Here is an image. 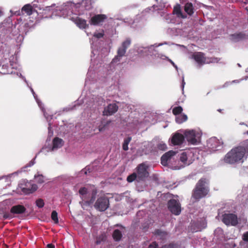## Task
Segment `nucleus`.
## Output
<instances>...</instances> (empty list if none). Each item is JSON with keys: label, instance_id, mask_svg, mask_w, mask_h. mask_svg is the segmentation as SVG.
<instances>
[{"label": "nucleus", "instance_id": "nucleus-1", "mask_svg": "<svg viewBox=\"0 0 248 248\" xmlns=\"http://www.w3.org/2000/svg\"><path fill=\"white\" fill-rule=\"evenodd\" d=\"M209 180L204 177L201 178L196 183L192 192V198L195 202H199L205 198L210 191Z\"/></svg>", "mask_w": 248, "mask_h": 248}, {"label": "nucleus", "instance_id": "nucleus-2", "mask_svg": "<svg viewBox=\"0 0 248 248\" xmlns=\"http://www.w3.org/2000/svg\"><path fill=\"white\" fill-rule=\"evenodd\" d=\"M192 58L200 65H203L206 63L217 62L219 61L217 58H206L205 57V54L202 52H194L192 55Z\"/></svg>", "mask_w": 248, "mask_h": 248}, {"label": "nucleus", "instance_id": "nucleus-3", "mask_svg": "<svg viewBox=\"0 0 248 248\" xmlns=\"http://www.w3.org/2000/svg\"><path fill=\"white\" fill-rule=\"evenodd\" d=\"M245 147L239 146L233 149V161L241 160L245 153L248 152V140L244 142Z\"/></svg>", "mask_w": 248, "mask_h": 248}, {"label": "nucleus", "instance_id": "nucleus-4", "mask_svg": "<svg viewBox=\"0 0 248 248\" xmlns=\"http://www.w3.org/2000/svg\"><path fill=\"white\" fill-rule=\"evenodd\" d=\"M148 166L145 163L140 164L136 168V173L138 176V182L144 181L149 176L147 170Z\"/></svg>", "mask_w": 248, "mask_h": 248}, {"label": "nucleus", "instance_id": "nucleus-5", "mask_svg": "<svg viewBox=\"0 0 248 248\" xmlns=\"http://www.w3.org/2000/svg\"><path fill=\"white\" fill-rule=\"evenodd\" d=\"M108 199L106 196H101L97 199L94 204L95 208L101 212L106 210L109 207Z\"/></svg>", "mask_w": 248, "mask_h": 248}, {"label": "nucleus", "instance_id": "nucleus-6", "mask_svg": "<svg viewBox=\"0 0 248 248\" xmlns=\"http://www.w3.org/2000/svg\"><path fill=\"white\" fill-rule=\"evenodd\" d=\"M168 207L169 211L175 215H179L181 212V205L178 201L171 199L168 202Z\"/></svg>", "mask_w": 248, "mask_h": 248}, {"label": "nucleus", "instance_id": "nucleus-7", "mask_svg": "<svg viewBox=\"0 0 248 248\" xmlns=\"http://www.w3.org/2000/svg\"><path fill=\"white\" fill-rule=\"evenodd\" d=\"M131 44V40L129 38H127L124 41L121 46L119 47L117 50V55L113 59V61L118 60H120V58L124 56L127 48L130 46Z\"/></svg>", "mask_w": 248, "mask_h": 248}, {"label": "nucleus", "instance_id": "nucleus-8", "mask_svg": "<svg viewBox=\"0 0 248 248\" xmlns=\"http://www.w3.org/2000/svg\"><path fill=\"white\" fill-rule=\"evenodd\" d=\"M207 147L213 151L218 150L221 148L222 142L216 137L209 139L207 143Z\"/></svg>", "mask_w": 248, "mask_h": 248}, {"label": "nucleus", "instance_id": "nucleus-9", "mask_svg": "<svg viewBox=\"0 0 248 248\" xmlns=\"http://www.w3.org/2000/svg\"><path fill=\"white\" fill-rule=\"evenodd\" d=\"M35 12H36V10L33 9L30 4H27L21 8L20 11H16L14 14L16 16H22L26 13L27 16H31Z\"/></svg>", "mask_w": 248, "mask_h": 248}, {"label": "nucleus", "instance_id": "nucleus-10", "mask_svg": "<svg viewBox=\"0 0 248 248\" xmlns=\"http://www.w3.org/2000/svg\"><path fill=\"white\" fill-rule=\"evenodd\" d=\"M107 18V16L105 15H96L91 18L89 22L91 25L96 26L104 22Z\"/></svg>", "mask_w": 248, "mask_h": 248}, {"label": "nucleus", "instance_id": "nucleus-11", "mask_svg": "<svg viewBox=\"0 0 248 248\" xmlns=\"http://www.w3.org/2000/svg\"><path fill=\"white\" fill-rule=\"evenodd\" d=\"M21 188L24 193L28 194L35 191L37 189L38 187L36 184H32L30 182H28L24 186L21 187Z\"/></svg>", "mask_w": 248, "mask_h": 248}, {"label": "nucleus", "instance_id": "nucleus-12", "mask_svg": "<svg viewBox=\"0 0 248 248\" xmlns=\"http://www.w3.org/2000/svg\"><path fill=\"white\" fill-rule=\"evenodd\" d=\"M185 137L187 141L192 144H197L198 140L196 138L195 131L193 130L186 131Z\"/></svg>", "mask_w": 248, "mask_h": 248}, {"label": "nucleus", "instance_id": "nucleus-13", "mask_svg": "<svg viewBox=\"0 0 248 248\" xmlns=\"http://www.w3.org/2000/svg\"><path fill=\"white\" fill-rule=\"evenodd\" d=\"M118 109V107L116 104H110L105 108L103 112L104 115L109 116L115 113Z\"/></svg>", "mask_w": 248, "mask_h": 248}, {"label": "nucleus", "instance_id": "nucleus-14", "mask_svg": "<svg viewBox=\"0 0 248 248\" xmlns=\"http://www.w3.org/2000/svg\"><path fill=\"white\" fill-rule=\"evenodd\" d=\"M176 154V152L170 150L164 154L161 158V163L163 166L168 165V160H170L172 156Z\"/></svg>", "mask_w": 248, "mask_h": 248}, {"label": "nucleus", "instance_id": "nucleus-15", "mask_svg": "<svg viewBox=\"0 0 248 248\" xmlns=\"http://www.w3.org/2000/svg\"><path fill=\"white\" fill-rule=\"evenodd\" d=\"M97 193L96 189H93L92 191V196L91 199L89 201H85V202H80V204L82 207L84 209L87 207L90 206L93 204L95 199V196Z\"/></svg>", "mask_w": 248, "mask_h": 248}, {"label": "nucleus", "instance_id": "nucleus-16", "mask_svg": "<svg viewBox=\"0 0 248 248\" xmlns=\"http://www.w3.org/2000/svg\"><path fill=\"white\" fill-rule=\"evenodd\" d=\"M184 140V136L180 133L175 134L171 138V143L173 145L181 144Z\"/></svg>", "mask_w": 248, "mask_h": 248}, {"label": "nucleus", "instance_id": "nucleus-17", "mask_svg": "<svg viewBox=\"0 0 248 248\" xmlns=\"http://www.w3.org/2000/svg\"><path fill=\"white\" fill-rule=\"evenodd\" d=\"M26 210V209L23 205L18 204L12 207L10 212L13 214H21L24 213Z\"/></svg>", "mask_w": 248, "mask_h": 248}, {"label": "nucleus", "instance_id": "nucleus-18", "mask_svg": "<svg viewBox=\"0 0 248 248\" xmlns=\"http://www.w3.org/2000/svg\"><path fill=\"white\" fill-rule=\"evenodd\" d=\"M222 221L226 225H232V214H224Z\"/></svg>", "mask_w": 248, "mask_h": 248}, {"label": "nucleus", "instance_id": "nucleus-19", "mask_svg": "<svg viewBox=\"0 0 248 248\" xmlns=\"http://www.w3.org/2000/svg\"><path fill=\"white\" fill-rule=\"evenodd\" d=\"M154 235L158 237L159 239L162 240H165L168 236V233L166 231H163L160 229H156L153 232Z\"/></svg>", "mask_w": 248, "mask_h": 248}, {"label": "nucleus", "instance_id": "nucleus-20", "mask_svg": "<svg viewBox=\"0 0 248 248\" xmlns=\"http://www.w3.org/2000/svg\"><path fill=\"white\" fill-rule=\"evenodd\" d=\"M75 23L80 29H84L88 27L86 20L79 17H77L75 20Z\"/></svg>", "mask_w": 248, "mask_h": 248}, {"label": "nucleus", "instance_id": "nucleus-21", "mask_svg": "<svg viewBox=\"0 0 248 248\" xmlns=\"http://www.w3.org/2000/svg\"><path fill=\"white\" fill-rule=\"evenodd\" d=\"M64 141L62 139L58 137L55 138L53 140V149H58L62 147Z\"/></svg>", "mask_w": 248, "mask_h": 248}, {"label": "nucleus", "instance_id": "nucleus-22", "mask_svg": "<svg viewBox=\"0 0 248 248\" xmlns=\"http://www.w3.org/2000/svg\"><path fill=\"white\" fill-rule=\"evenodd\" d=\"M173 12L174 14H176L178 17L186 18L187 17L186 15H184L182 13L180 4H177L174 6Z\"/></svg>", "mask_w": 248, "mask_h": 248}, {"label": "nucleus", "instance_id": "nucleus-23", "mask_svg": "<svg viewBox=\"0 0 248 248\" xmlns=\"http://www.w3.org/2000/svg\"><path fill=\"white\" fill-rule=\"evenodd\" d=\"M78 192L82 199V202H84L85 201H89L87 199L88 189L87 188L85 187H81L79 189Z\"/></svg>", "mask_w": 248, "mask_h": 248}, {"label": "nucleus", "instance_id": "nucleus-24", "mask_svg": "<svg viewBox=\"0 0 248 248\" xmlns=\"http://www.w3.org/2000/svg\"><path fill=\"white\" fill-rule=\"evenodd\" d=\"M184 10L188 15L191 16L194 13V8L192 4L190 2L186 3L184 6Z\"/></svg>", "mask_w": 248, "mask_h": 248}, {"label": "nucleus", "instance_id": "nucleus-25", "mask_svg": "<svg viewBox=\"0 0 248 248\" xmlns=\"http://www.w3.org/2000/svg\"><path fill=\"white\" fill-rule=\"evenodd\" d=\"M246 38V34L243 32H238L233 34V41L238 42L243 40Z\"/></svg>", "mask_w": 248, "mask_h": 248}, {"label": "nucleus", "instance_id": "nucleus-26", "mask_svg": "<svg viewBox=\"0 0 248 248\" xmlns=\"http://www.w3.org/2000/svg\"><path fill=\"white\" fill-rule=\"evenodd\" d=\"M224 161L225 163L232 164V149L229 151L225 156Z\"/></svg>", "mask_w": 248, "mask_h": 248}, {"label": "nucleus", "instance_id": "nucleus-27", "mask_svg": "<svg viewBox=\"0 0 248 248\" xmlns=\"http://www.w3.org/2000/svg\"><path fill=\"white\" fill-rule=\"evenodd\" d=\"M112 237L115 241H120L122 237L121 232L118 229L115 230L113 232Z\"/></svg>", "mask_w": 248, "mask_h": 248}, {"label": "nucleus", "instance_id": "nucleus-28", "mask_svg": "<svg viewBox=\"0 0 248 248\" xmlns=\"http://www.w3.org/2000/svg\"><path fill=\"white\" fill-rule=\"evenodd\" d=\"M187 120V117L186 114L179 115L176 117V122L178 124H182Z\"/></svg>", "mask_w": 248, "mask_h": 248}, {"label": "nucleus", "instance_id": "nucleus-29", "mask_svg": "<svg viewBox=\"0 0 248 248\" xmlns=\"http://www.w3.org/2000/svg\"><path fill=\"white\" fill-rule=\"evenodd\" d=\"M131 140V137H128L124 139L122 147L124 151H127L128 150V144Z\"/></svg>", "mask_w": 248, "mask_h": 248}, {"label": "nucleus", "instance_id": "nucleus-30", "mask_svg": "<svg viewBox=\"0 0 248 248\" xmlns=\"http://www.w3.org/2000/svg\"><path fill=\"white\" fill-rule=\"evenodd\" d=\"M129 183H132L134 181L136 180L138 182V176L136 172H133L131 174L128 175L126 179Z\"/></svg>", "mask_w": 248, "mask_h": 248}, {"label": "nucleus", "instance_id": "nucleus-31", "mask_svg": "<svg viewBox=\"0 0 248 248\" xmlns=\"http://www.w3.org/2000/svg\"><path fill=\"white\" fill-rule=\"evenodd\" d=\"M183 110V108L181 106L176 107L172 109V113L174 115H178L182 113Z\"/></svg>", "mask_w": 248, "mask_h": 248}, {"label": "nucleus", "instance_id": "nucleus-32", "mask_svg": "<svg viewBox=\"0 0 248 248\" xmlns=\"http://www.w3.org/2000/svg\"><path fill=\"white\" fill-rule=\"evenodd\" d=\"M52 219L55 223H58L59 222L58 218V214L56 211H53L51 213V216Z\"/></svg>", "mask_w": 248, "mask_h": 248}, {"label": "nucleus", "instance_id": "nucleus-33", "mask_svg": "<svg viewBox=\"0 0 248 248\" xmlns=\"http://www.w3.org/2000/svg\"><path fill=\"white\" fill-rule=\"evenodd\" d=\"M180 161L184 163H186L187 160V156L186 153L185 152H183L180 156Z\"/></svg>", "mask_w": 248, "mask_h": 248}, {"label": "nucleus", "instance_id": "nucleus-34", "mask_svg": "<svg viewBox=\"0 0 248 248\" xmlns=\"http://www.w3.org/2000/svg\"><path fill=\"white\" fill-rule=\"evenodd\" d=\"M34 177H35V181L37 183H38L39 184H42L44 182V176L42 175L38 174L37 175H35Z\"/></svg>", "mask_w": 248, "mask_h": 248}, {"label": "nucleus", "instance_id": "nucleus-35", "mask_svg": "<svg viewBox=\"0 0 248 248\" xmlns=\"http://www.w3.org/2000/svg\"><path fill=\"white\" fill-rule=\"evenodd\" d=\"M105 237L103 235H101L96 238L95 244L98 245L101 243V242L105 241Z\"/></svg>", "mask_w": 248, "mask_h": 248}, {"label": "nucleus", "instance_id": "nucleus-36", "mask_svg": "<svg viewBox=\"0 0 248 248\" xmlns=\"http://www.w3.org/2000/svg\"><path fill=\"white\" fill-rule=\"evenodd\" d=\"M157 148L162 151H165L167 149V147L165 143L163 142H160L157 144Z\"/></svg>", "mask_w": 248, "mask_h": 248}, {"label": "nucleus", "instance_id": "nucleus-37", "mask_svg": "<svg viewBox=\"0 0 248 248\" xmlns=\"http://www.w3.org/2000/svg\"><path fill=\"white\" fill-rule=\"evenodd\" d=\"M36 204L39 208H42L44 206V202L43 199H39L36 201Z\"/></svg>", "mask_w": 248, "mask_h": 248}, {"label": "nucleus", "instance_id": "nucleus-38", "mask_svg": "<svg viewBox=\"0 0 248 248\" xmlns=\"http://www.w3.org/2000/svg\"><path fill=\"white\" fill-rule=\"evenodd\" d=\"M158 246L156 242H153L150 244L148 247V248H158Z\"/></svg>", "mask_w": 248, "mask_h": 248}, {"label": "nucleus", "instance_id": "nucleus-39", "mask_svg": "<svg viewBox=\"0 0 248 248\" xmlns=\"http://www.w3.org/2000/svg\"><path fill=\"white\" fill-rule=\"evenodd\" d=\"M13 217L12 213H5L3 215V218L4 219H10Z\"/></svg>", "mask_w": 248, "mask_h": 248}, {"label": "nucleus", "instance_id": "nucleus-40", "mask_svg": "<svg viewBox=\"0 0 248 248\" xmlns=\"http://www.w3.org/2000/svg\"><path fill=\"white\" fill-rule=\"evenodd\" d=\"M243 240L244 241L248 242V232H247L243 234Z\"/></svg>", "mask_w": 248, "mask_h": 248}, {"label": "nucleus", "instance_id": "nucleus-41", "mask_svg": "<svg viewBox=\"0 0 248 248\" xmlns=\"http://www.w3.org/2000/svg\"><path fill=\"white\" fill-rule=\"evenodd\" d=\"M103 36H104V33H101V32L96 33L94 34V36L96 37L97 38H102L103 37Z\"/></svg>", "mask_w": 248, "mask_h": 248}, {"label": "nucleus", "instance_id": "nucleus-42", "mask_svg": "<svg viewBox=\"0 0 248 248\" xmlns=\"http://www.w3.org/2000/svg\"><path fill=\"white\" fill-rule=\"evenodd\" d=\"M238 223L237 217L236 215L233 214V226H236Z\"/></svg>", "mask_w": 248, "mask_h": 248}, {"label": "nucleus", "instance_id": "nucleus-43", "mask_svg": "<svg viewBox=\"0 0 248 248\" xmlns=\"http://www.w3.org/2000/svg\"><path fill=\"white\" fill-rule=\"evenodd\" d=\"M55 6V4H52L50 6H46L45 7L44 10L50 11V8Z\"/></svg>", "mask_w": 248, "mask_h": 248}, {"label": "nucleus", "instance_id": "nucleus-44", "mask_svg": "<svg viewBox=\"0 0 248 248\" xmlns=\"http://www.w3.org/2000/svg\"><path fill=\"white\" fill-rule=\"evenodd\" d=\"M161 248H174L173 244H170L168 245H165L163 246Z\"/></svg>", "mask_w": 248, "mask_h": 248}, {"label": "nucleus", "instance_id": "nucleus-45", "mask_svg": "<svg viewBox=\"0 0 248 248\" xmlns=\"http://www.w3.org/2000/svg\"><path fill=\"white\" fill-rule=\"evenodd\" d=\"M47 248H55V246L52 244H48L47 245Z\"/></svg>", "mask_w": 248, "mask_h": 248}, {"label": "nucleus", "instance_id": "nucleus-46", "mask_svg": "<svg viewBox=\"0 0 248 248\" xmlns=\"http://www.w3.org/2000/svg\"><path fill=\"white\" fill-rule=\"evenodd\" d=\"M168 61L170 62V63L175 68H177V66L175 64V63L173 62L170 59H168Z\"/></svg>", "mask_w": 248, "mask_h": 248}, {"label": "nucleus", "instance_id": "nucleus-47", "mask_svg": "<svg viewBox=\"0 0 248 248\" xmlns=\"http://www.w3.org/2000/svg\"><path fill=\"white\" fill-rule=\"evenodd\" d=\"M82 172H84L85 174H87L86 169L85 168L84 169L82 170Z\"/></svg>", "mask_w": 248, "mask_h": 248}, {"label": "nucleus", "instance_id": "nucleus-48", "mask_svg": "<svg viewBox=\"0 0 248 248\" xmlns=\"http://www.w3.org/2000/svg\"><path fill=\"white\" fill-rule=\"evenodd\" d=\"M244 3H248V0H245V1H244Z\"/></svg>", "mask_w": 248, "mask_h": 248}, {"label": "nucleus", "instance_id": "nucleus-49", "mask_svg": "<svg viewBox=\"0 0 248 248\" xmlns=\"http://www.w3.org/2000/svg\"><path fill=\"white\" fill-rule=\"evenodd\" d=\"M2 15V12L1 10H0V16Z\"/></svg>", "mask_w": 248, "mask_h": 248}, {"label": "nucleus", "instance_id": "nucleus-50", "mask_svg": "<svg viewBox=\"0 0 248 248\" xmlns=\"http://www.w3.org/2000/svg\"><path fill=\"white\" fill-rule=\"evenodd\" d=\"M183 87H184V84H185V82H184V80L183 81Z\"/></svg>", "mask_w": 248, "mask_h": 248}, {"label": "nucleus", "instance_id": "nucleus-51", "mask_svg": "<svg viewBox=\"0 0 248 248\" xmlns=\"http://www.w3.org/2000/svg\"><path fill=\"white\" fill-rule=\"evenodd\" d=\"M235 247V244H233V248Z\"/></svg>", "mask_w": 248, "mask_h": 248}]
</instances>
